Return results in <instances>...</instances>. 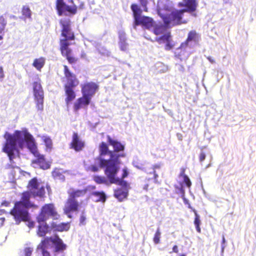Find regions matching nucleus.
<instances>
[{"mask_svg": "<svg viewBox=\"0 0 256 256\" xmlns=\"http://www.w3.org/2000/svg\"><path fill=\"white\" fill-rule=\"evenodd\" d=\"M33 252V248L27 246L21 252L20 256H32Z\"/></svg>", "mask_w": 256, "mask_h": 256, "instance_id": "36", "label": "nucleus"}, {"mask_svg": "<svg viewBox=\"0 0 256 256\" xmlns=\"http://www.w3.org/2000/svg\"><path fill=\"white\" fill-rule=\"evenodd\" d=\"M84 146V142L80 138L78 134L74 132L72 136V140L70 144V148L74 150L76 152H80L82 150Z\"/></svg>", "mask_w": 256, "mask_h": 256, "instance_id": "16", "label": "nucleus"}, {"mask_svg": "<svg viewBox=\"0 0 256 256\" xmlns=\"http://www.w3.org/2000/svg\"><path fill=\"white\" fill-rule=\"evenodd\" d=\"M50 217L54 220H58L60 217L54 204L52 203L45 204L42 206L36 217V220L39 224H40L45 222Z\"/></svg>", "mask_w": 256, "mask_h": 256, "instance_id": "9", "label": "nucleus"}, {"mask_svg": "<svg viewBox=\"0 0 256 256\" xmlns=\"http://www.w3.org/2000/svg\"><path fill=\"white\" fill-rule=\"evenodd\" d=\"M34 226V224L33 222H30L29 223V226L30 227H33Z\"/></svg>", "mask_w": 256, "mask_h": 256, "instance_id": "55", "label": "nucleus"}, {"mask_svg": "<svg viewBox=\"0 0 256 256\" xmlns=\"http://www.w3.org/2000/svg\"><path fill=\"white\" fill-rule=\"evenodd\" d=\"M184 10H175L171 12L162 20L164 26L168 28L180 25L187 23L186 20H182Z\"/></svg>", "mask_w": 256, "mask_h": 256, "instance_id": "10", "label": "nucleus"}, {"mask_svg": "<svg viewBox=\"0 0 256 256\" xmlns=\"http://www.w3.org/2000/svg\"><path fill=\"white\" fill-rule=\"evenodd\" d=\"M89 170L92 172H96L98 170V168L95 165H92L89 167Z\"/></svg>", "mask_w": 256, "mask_h": 256, "instance_id": "45", "label": "nucleus"}, {"mask_svg": "<svg viewBox=\"0 0 256 256\" xmlns=\"http://www.w3.org/2000/svg\"><path fill=\"white\" fill-rule=\"evenodd\" d=\"M45 64V60L43 58H36L34 60L32 66L38 70H40Z\"/></svg>", "mask_w": 256, "mask_h": 256, "instance_id": "30", "label": "nucleus"}, {"mask_svg": "<svg viewBox=\"0 0 256 256\" xmlns=\"http://www.w3.org/2000/svg\"><path fill=\"white\" fill-rule=\"evenodd\" d=\"M91 99L82 94V96L78 98L73 105V109L75 112L82 108L87 106L90 102Z\"/></svg>", "mask_w": 256, "mask_h": 256, "instance_id": "18", "label": "nucleus"}, {"mask_svg": "<svg viewBox=\"0 0 256 256\" xmlns=\"http://www.w3.org/2000/svg\"><path fill=\"white\" fill-rule=\"evenodd\" d=\"M30 208L36 209L38 208V206L30 200H24L21 196L20 200L14 203L10 213L18 224L22 222H28L30 218L28 212V209Z\"/></svg>", "mask_w": 256, "mask_h": 256, "instance_id": "4", "label": "nucleus"}, {"mask_svg": "<svg viewBox=\"0 0 256 256\" xmlns=\"http://www.w3.org/2000/svg\"><path fill=\"white\" fill-rule=\"evenodd\" d=\"M148 184H146L144 186V189L147 190H148Z\"/></svg>", "mask_w": 256, "mask_h": 256, "instance_id": "52", "label": "nucleus"}, {"mask_svg": "<svg viewBox=\"0 0 256 256\" xmlns=\"http://www.w3.org/2000/svg\"><path fill=\"white\" fill-rule=\"evenodd\" d=\"M41 251L42 256H51L50 252L46 250L40 249Z\"/></svg>", "mask_w": 256, "mask_h": 256, "instance_id": "44", "label": "nucleus"}, {"mask_svg": "<svg viewBox=\"0 0 256 256\" xmlns=\"http://www.w3.org/2000/svg\"><path fill=\"white\" fill-rule=\"evenodd\" d=\"M54 230L58 232L68 231L70 228V222H62L53 226Z\"/></svg>", "mask_w": 256, "mask_h": 256, "instance_id": "29", "label": "nucleus"}, {"mask_svg": "<svg viewBox=\"0 0 256 256\" xmlns=\"http://www.w3.org/2000/svg\"><path fill=\"white\" fill-rule=\"evenodd\" d=\"M5 218L4 217H0V226H2L4 223Z\"/></svg>", "mask_w": 256, "mask_h": 256, "instance_id": "51", "label": "nucleus"}, {"mask_svg": "<svg viewBox=\"0 0 256 256\" xmlns=\"http://www.w3.org/2000/svg\"><path fill=\"white\" fill-rule=\"evenodd\" d=\"M99 151L100 156L108 154L110 157L108 160L102 158L100 159V166L104 170V172L107 178L110 179L112 182L116 183L120 182L119 180L114 178V176L116 173H118L120 170V166H117L116 164L112 160V158H118L114 152L109 150L108 145L104 142H102L100 144ZM122 156L120 155V156Z\"/></svg>", "mask_w": 256, "mask_h": 256, "instance_id": "3", "label": "nucleus"}, {"mask_svg": "<svg viewBox=\"0 0 256 256\" xmlns=\"http://www.w3.org/2000/svg\"><path fill=\"white\" fill-rule=\"evenodd\" d=\"M6 24V21L4 18V16H0V34L4 33Z\"/></svg>", "mask_w": 256, "mask_h": 256, "instance_id": "39", "label": "nucleus"}, {"mask_svg": "<svg viewBox=\"0 0 256 256\" xmlns=\"http://www.w3.org/2000/svg\"><path fill=\"white\" fill-rule=\"evenodd\" d=\"M118 173L116 174L114 176V178L116 179H118L120 180V182H117L116 183L114 182H112L110 179H108L110 182V184H114L118 186H121L122 188H128L129 187V184L128 183V182L126 180H124V179L126 178L128 176V172L126 168H124L122 169V176L121 178H118L116 177Z\"/></svg>", "mask_w": 256, "mask_h": 256, "instance_id": "22", "label": "nucleus"}, {"mask_svg": "<svg viewBox=\"0 0 256 256\" xmlns=\"http://www.w3.org/2000/svg\"><path fill=\"white\" fill-rule=\"evenodd\" d=\"M172 10V6L170 4L167 2H161L158 3V15L163 20L164 17L168 14V13Z\"/></svg>", "mask_w": 256, "mask_h": 256, "instance_id": "19", "label": "nucleus"}, {"mask_svg": "<svg viewBox=\"0 0 256 256\" xmlns=\"http://www.w3.org/2000/svg\"><path fill=\"white\" fill-rule=\"evenodd\" d=\"M91 196L96 198L95 201L96 202H105L106 199V196L104 192H94L91 193Z\"/></svg>", "mask_w": 256, "mask_h": 256, "instance_id": "28", "label": "nucleus"}, {"mask_svg": "<svg viewBox=\"0 0 256 256\" xmlns=\"http://www.w3.org/2000/svg\"><path fill=\"white\" fill-rule=\"evenodd\" d=\"M6 140L4 144L2 151L6 154L11 162H13L14 158V152H18V146L22 149L25 142L28 148L36 158L32 160L33 164H38L43 170L50 168V164L46 161L44 156L40 154L37 148L34 139L32 136L27 130H16L13 134L6 132L3 136Z\"/></svg>", "mask_w": 256, "mask_h": 256, "instance_id": "1", "label": "nucleus"}, {"mask_svg": "<svg viewBox=\"0 0 256 256\" xmlns=\"http://www.w3.org/2000/svg\"><path fill=\"white\" fill-rule=\"evenodd\" d=\"M32 89L36 106L38 110H42L44 108V92L40 80L32 83Z\"/></svg>", "mask_w": 256, "mask_h": 256, "instance_id": "11", "label": "nucleus"}, {"mask_svg": "<svg viewBox=\"0 0 256 256\" xmlns=\"http://www.w3.org/2000/svg\"><path fill=\"white\" fill-rule=\"evenodd\" d=\"M179 7H184L185 8L181 10L184 12H192L196 10L198 2L196 0H184L183 2H180L178 4Z\"/></svg>", "mask_w": 256, "mask_h": 256, "instance_id": "17", "label": "nucleus"}, {"mask_svg": "<svg viewBox=\"0 0 256 256\" xmlns=\"http://www.w3.org/2000/svg\"><path fill=\"white\" fill-rule=\"evenodd\" d=\"M130 8L132 12L134 22L136 26H141L146 28H150L153 26L154 20L152 18L142 16V10L136 4H132Z\"/></svg>", "mask_w": 256, "mask_h": 256, "instance_id": "8", "label": "nucleus"}, {"mask_svg": "<svg viewBox=\"0 0 256 256\" xmlns=\"http://www.w3.org/2000/svg\"><path fill=\"white\" fill-rule=\"evenodd\" d=\"M43 140L46 148L50 149L52 148V142L51 138L48 136H44Z\"/></svg>", "mask_w": 256, "mask_h": 256, "instance_id": "41", "label": "nucleus"}, {"mask_svg": "<svg viewBox=\"0 0 256 256\" xmlns=\"http://www.w3.org/2000/svg\"><path fill=\"white\" fill-rule=\"evenodd\" d=\"M48 231V226L46 224L40 225L38 228V234L40 237H44L46 236Z\"/></svg>", "mask_w": 256, "mask_h": 256, "instance_id": "33", "label": "nucleus"}, {"mask_svg": "<svg viewBox=\"0 0 256 256\" xmlns=\"http://www.w3.org/2000/svg\"><path fill=\"white\" fill-rule=\"evenodd\" d=\"M128 188H118L114 190V196L119 201L122 202L128 196Z\"/></svg>", "mask_w": 256, "mask_h": 256, "instance_id": "24", "label": "nucleus"}, {"mask_svg": "<svg viewBox=\"0 0 256 256\" xmlns=\"http://www.w3.org/2000/svg\"><path fill=\"white\" fill-rule=\"evenodd\" d=\"M165 26L163 25L156 26L154 29V32L156 35L162 34L165 30Z\"/></svg>", "mask_w": 256, "mask_h": 256, "instance_id": "38", "label": "nucleus"}, {"mask_svg": "<svg viewBox=\"0 0 256 256\" xmlns=\"http://www.w3.org/2000/svg\"><path fill=\"white\" fill-rule=\"evenodd\" d=\"M65 92V102L67 106H68L76 98V93L74 90V88L70 86H64Z\"/></svg>", "mask_w": 256, "mask_h": 256, "instance_id": "21", "label": "nucleus"}, {"mask_svg": "<svg viewBox=\"0 0 256 256\" xmlns=\"http://www.w3.org/2000/svg\"><path fill=\"white\" fill-rule=\"evenodd\" d=\"M86 192V188L82 190L70 188L68 192V196L64 204L63 210L64 214L68 218H72V212H78L79 210L80 204L76 198L84 196Z\"/></svg>", "mask_w": 256, "mask_h": 256, "instance_id": "5", "label": "nucleus"}, {"mask_svg": "<svg viewBox=\"0 0 256 256\" xmlns=\"http://www.w3.org/2000/svg\"><path fill=\"white\" fill-rule=\"evenodd\" d=\"M26 187L28 190L23 192L21 194L24 200H30L31 197L34 198L45 197V188L44 186L40 185L36 178L34 177L30 180Z\"/></svg>", "mask_w": 256, "mask_h": 256, "instance_id": "6", "label": "nucleus"}, {"mask_svg": "<svg viewBox=\"0 0 256 256\" xmlns=\"http://www.w3.org/2000/svg\"><path fill=\"white\" fill-rule=\"evenodd\" d=\"M167 44L166 45V50H170L172 48V46L170 44V42H166Z\"/></svg>", "mask_w": 256, "mask_h": 256, "instance_id": "50", "label": "nucleus"}, {"mask_svg": "<svg viewBox=\"0 0 256 256\" xmlns=\"http://www.w3.org/2000/svg\"><path fill=\"white\" fill-rule=\"evenodd\" d=\"M52 176L56 180L62 181H64L65 180V176L64 175V171L60 168H55L52 172Z\"/></svg>", "mask_w": 256, "mask_h": 256, "instance_id": "27", "label": "nucleus"}, {"mask_svg": "<svg viewBox=\"0 0 256 256\" xmlns=\"http://www.w3.org/2000/svg\"><path fill=\"white\" fill-rule=\"evenodd\" d=\"M140 6L143 8L144 10L146 12L148 11L147 7L150 0H138Z\"/></svg>", "mask_w": 256, "mask_h": 256, "instance_id": "42", "label": "nucleus"}, {"mask_svg": "<svg viewBox=\"0 0 256 256\" xmlns=\"http://www.w3.org/2000/svg\"><path fill=\"white\" fill-rule=\"evenodd\" d=\"M52 244L54 246V252L59 253L64 252L66 248V245L58 236L54 237Z\"/></svg>", "mask_w": 256, "mask_h": 256, "instance_id": "20", "label": "nucleus"}, {"mask_svg": "<svg viewBox=\"0 0 256 256\" xmlns=\"http://www.w3.org/2000/svg\"><path fill=\"white\" fill-rule=\"evenodd\" d=\"M226 242V240H225V238H224V236L223 235L222 236V244H224Z\"/></svg>", "mask_w": 256, "mask_h": 256, "instance_id": "54", "label": "nucleus"}, {"mask_svg": "<svg viewBox=\"0 0 256 256\" xmlns=\"http://www.w3.org/2000/svg\"><path fill=\"white\" fill-rule=\"evenodd\" d=\"M3 205L5 206H8L9 204V202H2V204Z\"/></svg>", "mask_w": 256, "mask_h": 256, "instance_id": "53", "label": "nucleus"}, {"mask_svg": "<svg viewBox=\"0 0 256 256\" xmlns=\"http://www.w3.org/2000/svg\"><path fill=\"white\" fill-rule=\"evenodd\" d=\"M170 32L164 34L156 39L159 44L170 42Z\"/></svg>", "mask_w": 256, "mask_h": 256, "instance_id": "35", "label": "nucleus"}, {"mask_svg": "<svg viewBox=\"0 0 256 256\" xmlns=\"http://www.w3.org/2000/svg\"><path fill=\"white\" fill-rule=\"evenodd\" d=\"M62 27L61 36L64 38L60 40V50L62 55L65 57L70 64H74L78 62V58L73 56L72 50L69 48L70 40H75V35L71 28V21L69 18H65L60 20Z\"/></svg>", "mask_w": 256, "mask_h": 256, "instance_id": "2", "label": "nucleus"}, {"mask_svg": "<svg viewBox=\"0 0 256 256\" xmlns=\"http://www.w3.org/2000/svg\"><path fill=\"white\" fill-rule=\"evenodd\" d=\"M185 171H186V168H182L180 169V175H179V176L180 177H182V178H184V176H187L186 174H185Z\"/></svg>", "mask_w": 256, "mask_h": 256, "instance_id": "46", "label": "nucleus"}, {"mask_svg": "<svg viewBox=\"0 0 256 256\" xmlns=\"http://www.w3.org/2000/svg\"><path fill=\"white\" fill-rule=\"evenodd\" d=\"M106 138L108 144L113 147L114 150H112V152H114L115 154L117 156L122 155V156H118V158L116 157V158H112L113 162H114L116 164L117 166H119V165L120 164V162L119 159L120 158L125 157L126 154L123 152L120 154H118V152H123L124 150V146L120 142H118L116 140L112 139L109 135L106 136Z\"/></svg>", "mask_w": 256, "mask_h": 256, "instance_id": "12", "label": "nucleus"}, {"mask_svg": "<svg viewBox=\"0 0 256 256\" xmlns=\"http://www.w3.org/2000/svg\"><path fill=\"white\" fill-rule=\"evenodd\" d=\"M68 2L72 4H67L64 0H56V9L59 16H74L76 14L78 9L82 10L84 8V2H81L78 6L74 4V0H68Z\"/></svg>", "mask_w": 256, "mask_h": 256, "instance_id": "7", "label": "nucleus"}, {"mask_svg": "<svg viewBox=\"0 0 256 256\" xmlns=\"http://www.w3.org/2000/svg\"><path fill=\"white\" fill-rule=\"evenodd\" d=\"M4 73L2 66H0V78H2L4 77Z\"/></svg>", "mask_w": 256, "mask_h": 256, "instance_id": "49", "label": "nucleus"}, {"mask_svg": "<svg viewBox=\"0 0 256 256\" xmlns=\"http://www.w3.org/2000/svg\"><path fill=\"white\" fill-rule=\"evenodd\" d=\"M183 182L188 188L191 186L192 182L188 176H184V178H183Z\"/></svg>", "mask_w": 256, "mask_h": 256, "instance_id": "43", "label": "nucleus"}, {"mask_svg": "<svg viewBox=\"0 0 256 256\" xmlns=\"http://www.w3.org/2000/svg\"><path fill=\"white\" fill-rule=\"evenodd\" d=\"M93 179L98 184H108V180L104 176H94Z\"/></svg>", "mask_w": 256, "mask_h": 256, "instance_id": "34", "label": "nucleus"}, {"mask_svg": "<svg viewBox=\"0 0 256 256\" xmlns=\"http://www.w3.org/2000/svg\"><path fill=\"white\" fill-rule=\"evenodd\" d=\"M161 232L159 228H158L154 236L153 240L155 244H158L160 242Z\"/></svg>", "mask_w": 256, "mask_h": 256, "instance_id": "40", "label": "nucleus"}, {"mask_svg": "<svg viewBox=\"0 0 256 256\" xmlns=\"http://www.w3.org/2000/svg\"><path fill=\"white\" fill-rule=\"evenodd\" d=\"M54 240L53 237H46L41 240L40 242L38 244L37 249H44L46 250L50 248Z\"/></svg>", "mask_w": 256, "mask_h": 256, "instance_id": "26", "label": "nucleus"}, {"mask_svg": "<svg viewBox=\"0 0 256 256\" xmlns=\"http://www.w3.org/2000/svg\"><path fill=\"white\" fill-rule=\"evenodd\" d=\"M2 39H3V36H2L0 35V40H2Z\"/></svg>", "mask_w": 256, "mask_h": 256, "instance_id": "56", "label": "nucleus"}, {"mask_svg": "<svg viewBox=\"0 0 256 256\" xmlns=\"http://www.w3.org/2000/svg\"><path fill=\"white\" fill-rule=\"evenodd\" d=\"M160 166L159 164H154L147 166L144 168V172L148 175H153V178L151 179H154L155 183H158V174L156 173V170L160 169Z\"/></svg>", "mask_w": 256, "mask_h": 256, "instance_id": "23", "label": "nucleus"}, {"mask_svg": "<svg viewBox=\"0 0 256 256\" xmlns=\"http://www.w3.org/2000/svg\"><path fill=\"white\" fill-rule=\"evenodd\" d=\"M200 39V36L195 30H190L188 32L186 40L180 44V48L181 49H186L187 47L190 46V42H192L198 44Z\"/></svg>", "mask_w": 256, "mask_h": 256, "instance_id": "15", "label": "nucleus"}, {"mask_svg": "<svg viewBox=\"0 0 256 256\" xmlns=\"http://www.w3.org/2000/svg\"><path fill=\"white\" fill-rule=\"evenodd\" d=\"M118 38V44L120 50L124 52L128 50V44L126 42V38L125 32H119Z\"/></svg>", "mask_w": 256, "mask_h": 256, "instance_id": "25", "label": "nucleus"}, {"mask_svg": "<svg viewBox=\"0 0 256 256\" xmlns=\"http://www.w3.org/2000/svg\"><path fill=\"white\" fill-rule=\"evenodd\" d=\"M22 14L24 19L31 18L32 12L30 8L27 6H24L22 7Z\"/></svg>", "mask_w": 256, "mask_h": 256, "instance_id": "32", "label": "nucleus"}, {"mask_svg": "<svg viewBox=\"0 0 256 256\" xmlns=\"http://www.w3.org/2000/svg\"><path fill=\"white\" fill-rule=\"evenodd\" d=\"M64 74L66 79V82L64 86H70V88H76L79 84L80 81L76 78V75L70 70L68 66L64 65Z\"/></svg>", "mask_w": 256, "mask_h": 256, "instance_id": "13", "label": "nucleus"}, {"mask_svg": "<svg viewBox=\"0 0 256 256\" xmlns=\"http://www.w3.org/2000/svg\"><path fill=\"white\" fill-rule=\"evenodd\" d=\"M178 252H179V250H178V246L177 245L174 246L172 247V252H170V253L174 252L176 254H178Z\"/></svg>", "mask_w": 256, "mask_h": 256, "instance_id": "47", "label": "nucleus"}, {"mask_svg": "<svg viewBox=\"0 0 256 256\" xmlns=\"http://www.w3.org/2000/svg\"><path fill=\"white\" fill-rule=\"evenodd\" d=\"M48 188H50V186H47V188L48 189Z\"/></svg>", "mask_w": 256, "mask_h": 256, "instance_id": "57", "label": "nucleus"}, {"mask_svg": "<svg viewBox=\"0 0 256 256\" xmlns=\"http://www.w3.org/2000/svg\"><path fill=\"white\" fill-rule=\"evenodd\" d=\"M194 224L196 226V230L198 233L201 232V229L200 228V216L198 214L197 212L194 210Z\"/></svg>", "mask_w": 256, "mask_h": 256, "instance_id": "31", "label": "nucleus"}, {"mask_svg": "<svg viewBox=\"0 0 256 256\" xmlns=\"http://www.w3.org/2000/svg\"><path fill=\"white\" fill-rule=\"evenodd\" d=\"M98 88V85L94 82H86L82 85V94L92 99Z\"/></svg>", "mask_w": 256, "mask_h": 256, "instance_id": "14", "label": "nucleus"}, {"mask_svg": "<svg viewBox=\"0 0 256 256\" xmlns=\"http://www.w3.org/2000/svg\"><path fill=\"white\" fill-rule=\"evenodd\" d=\"M86 223V215L84 211H82L79 218V225L85 226Z\"/></svg>", "mask_w": 256, "mask_h": 256, "instance_id": "37", "label": "nucleus"}, {"mask_svg": "<svg viewBox=\"0 0 256 256\" xmlns=\"http://www.w3.org/2000/svg\"><path fill=\"white\" fill-rule=\"evenodd\" d=\"M206 158V154L204 152H202L200 155V160L202 162Z\"/></svg>", "mask_w": 256, "mask_h": 256, "instance_id": "48", "label": "nucleus"}]
</instances>
